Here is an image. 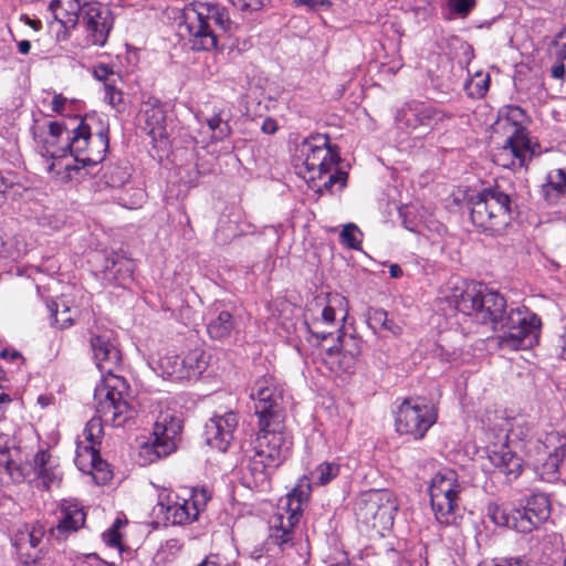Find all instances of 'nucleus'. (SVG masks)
I'll return each instance as SVG.
<instances>
[{"instance_id": "f257e3e1", "label": "nucleus", "mask_w": 566, "mask_h": 566, "mask_svg": "<svg viewBox=\"0 0 566 566\" xmlns=\"http://www.w3.org/2000/svg\"><path fill=\"white\" fill-rule=\"evenodd\" d=\"M250 397L254 401L259 431L242 479L249 489H258L268 484L272 473L290 457L293 442L285 430L282 389L275 378L272 375L259 377Z\"/></svg>"}, {"instance_id": "f03ea898", "label": "nucleus", "mask_w": 566, "mask_h": 566, "mask_svg": "<svg viewBox=\"0 0 566 566\" xmlns=\"http://www.w3.org/2000/svg\"><path fill=\"white\" fill-rule=\"evenodd\" d=\"M448 302L473 322L491 324L499 332L496 340L502 349H528L538 342L541 318L526 307L507 311L504 296L483 284L455 287Z\"/></svg>"}, {"instance_id": "7ed1b4c3", "label": "nucleus", "mask_w": 566, "mask_h": 566, "mask_svg": "<svg viewBox=\"0 0 566 566\" xmlns=\"http://www.w3.org/2000/svg\"><path fill=\"white\" fill-rule=\"evenodd\" d=\"M180 28L187 31L193 51H210L217 48L219 36L232 34L237 25L224 6L196 2L185 8Z\"/></svg>"}, {"instance_id": "20e7f679", "label": "nucleus", "mask_w": 566, "mask_h": 566, "mask_svg": "<svg viewBox=\"0 0 566 566\" xmlns=\"http://www.w3.org/2000/svg\"><path fill=\"white\" fill-rule=\"evenodd\" d=\"M88 118H78L76 127L69 136L67 148L74 164L66 163L63 168L66 172L63 179L73 180L84 178L91 174L88 168L97 166L109 147L108 127L101 126L95 133L92 130Z\"/></svg>"}, {"instance_id": "39448f33", "label": "nucleus", "mask_w": 566, "mask_h": 566, "mask_svg": "<svg viewBox=\"0 0 566 566\" xmlns=\"http://www.w3.org/2000/svg\"><path fill=\"white\" fill-rule=\"evenodd\" d=\"M468 205L473 226L488 235H502L513 220L512 199L497 185L472 193Z\"/></svg>"}, {"instance_id": "423d86ee", "label": "nucleus", "mask_w": 566, "mask_h": 566, "mask_svg": "<svg viewBox=\"0 0 566 566\" xmlns=\"http://www.w3.org/2000/svg\"><path fill=\"white\" fill-rule=\"evenodd\" d=\"M107 374L95 387V409L97 415L104 417L105 423L120 427L134 415V409L126 399L128 385L123 377Z\"/></svg>"}, {"instance_id": "0eeeda50", "label": "nucleus", "mask_w": 566, "mask_h": 566, "mask_svg": "<svg viewBox=\"0 0 566 566\" xmlns=\"http://www.w3.org/2000/svg\"><path fill=\"white\" fill-rule=\"evenodd\" d=\"M549 515V500L545 494H533L518 505L495 506L491 512L494 523L520 533H531L547 521Z\"/></svg>"}, {"instance_id": "6e6552de", "label": "nucleus", "mask_w": 566, "mask_h": 566, "mask_svg": "<svg viewBox=\"0 0 566 566\" xmlns=\"http://www.w3.org/2000/svg\"><path fill=\"white\" fill-rule=\"evenodd\" d=\"M295 157L302 161L310 180L323 179V175L329 172L340 163L339 148L329 143V137L324 134L311 135L296 145Z\"/></svg>"}, {"instance_id": "1a4fd4ad", "label": "nucleus", "mask_w": 566, "mask_h": 566, "mask_svg": "<svg viewBox=\"0 0 566 566\" xmlns=\"http://www.w3.org/2000/svg\"><path fill=\"white\" fill-rule=\"evenodd\" d=\"M505 118L514 126V132L506 138L501 151L495 155V163L503 167L515 165L522 167L530 160L539 147L537 143H532L528 137V130L522 125L526 115L523 108L515 105L506 106Z\"/></svg>"}, {"instance_id": "9d476101", "label": "nucleus", "mask_w": 566, "mask_h": 566, "mask_svg": "<svg viewBox=\"0 0 566 566\" xmlns=\"http://www.w3.org/2000/svg\"><path fill=\"white\" fill-rule=\"evenodd\" d=\"M395 428L399 434L422 439L437 421L433 408L413 399H403L394 412Z\"/></svg>"}, {"instance_id": "9b49d317", "label": "nucleus", "mask_w": 566, "mask_h": 566, "mask_svg": "<svg viewBox=\"0 0 566 566\" xmlns=\"http://www.w3.org/2000/svg\"><path fill=\"white\" fill-rule=\"evenodd\" d=\"M182 430V420L171 410L161 411L154 424V439L145 443L143 452L149 455L153 462L169 455L176 450L177 439Z\"/></svg>"}, {"instance_id": "f8f14e48", "label": "nucleus", "mask_w": 566, "mask_h": 566, "mask_svg": "<svg viewBox=\"0 0 566 566\" xmlns=\"http://www.w3.org/2000/svg\"><path fill=\"white\" fill-rule=\"evenodd\" d=\"M451 117V114L431 103L412 99L398 109L396 122L400 128L409 132L419 128L431 132L438 124Z\"/></svg>"}, {"instance_id": "ddd939ff", "label": "nucleus", "mask_w": 566, "mask_h": 566, "mask_svg": "<svg viewBox=\"0 0 566 566\" xmlns=\"http://www.w3.org/2000/svg\"><path fill=\"white\" fill-rule=\"evenodd\" d=\"M82 20L86 43L104 46L114 27V15L111 9L101 2H85Z\"/></svg>"}, {"instance_id": "4468645a", "label": "nucleus", "mask_w": 566, "mask_h": 566, "mask_svg": "<svg viewBox=\"0 0 566 566\" xmlns=\"http://www.w3.org/2000/svg\"><path fill=\"white\" fill-rule=\"evenodd\" d=\"M396 499L388 490H370L356 503V515L364 523L371 521H390L397 512Z\"/></svg>"}, {"instance_id": "2eb2a0df", "label": "nucleus", "mask_w": 566, "mask_h": 566, "mask_svg": "<svg viewBox=\"0 0 566 566\" xmlns=\"http://www.w3.org/2000/svg\"><path fill=\"white\" fill-rule=\"evenodd\" d=\"M161 368L172 379H198L207 369L208 360L201 348H195L184 356H165L160 360Z\"/></svg>"}, {"instance_id": "dca6fc26", "label": "nucleus", "mask_w": 566, "mask_h": 566, "mask_svg": "<svg viewBox=\"0 0 566 566\" xmlns=\"http://www.w3.org/2000/svg\"><path fill=\"white\" fill-rule=\"evenodd\" d=\"M25 481L49 490L62 479V470L57 461L46 450H40L32 461L23 463Z\"/></svg>"}, {"instance_id": "f3484780", "label": "nucleus", "mask_w": 566, "mask_h": 566, "mask_svg": "<svg viewBox=\"0 0 566 566\" xmlns=\"http://www.w3.org/2000/svg\"><path fill=\"white\" fill-rule=\"evenodd\" d=\"M238 423L239 417L233 411L214 415L205 426L203 434L207 444L219 451H227L233 440V433Z\"/></svg>"}, {"instance_id": "a211bd4d", "label": "nucleus", "mask_w": 566, "mask_h": 566, "mask_svg": "<svg viewBox=\"0 0 566 566\" xmlns=\"http://www.w3.org/2000/svg\"><path fill=\"white\" fill-rule=\"evenodd\" d=\"M90 344L94 360L101 371L112 373L115 367L119 366L122 356L111 331L93 333Z\"/></svg>"}, {"instance_id": "6ab92c4d", "label": "nucleus", "mask_w": 566, "mask_h": 566, "mask_svg": "<svg viewBox=\"0 0 566 566\" xmlns=\"http://www.w3.org/2000/svg\"><path fill=\"white\" fill-rule=\"evenodd\" d=\"M157 515H163L166 524L185 525L198 518V510H190V502L179 500L171 493L160 494L155 507Z\"/></svg>"}, {"instance_id": "aec40b11", "label": "nucleus", "mask_w": 566, "mask_h": 566, "mask_svg": "<svg viewBox=\"0 0 566 566\" xmlns=\"http://www.w3.org/2000/svg\"><path fill=\"white\" fill-rule=\"evenodd\" d=\"M485 452L490 463L499 473L504 474L507 481L516 480L521 475L522 459L511 450L506 441L488 446Z\"/></svg>"}, {"instance_id": "412c9836", "label": "nucleus", "mask_w": 566, "mask_h": 566, "mask_svg": "<svg viewBox=\"0 0 566 566\" xmlns=\"http://www.w3.org/2000/svg\"><path fill=\"white\" fill-rule=\"evenodd\" d=\"M86 512L75 499L62 500L59 505V520L55 527L57 538H66L70 534L85 526Z\"/></svg>"}, {"instance_id": "4be33fe9", "label": "nucleus", "mask_w": 566, "mask_h": 566, "mask_svg": "<svg viewBox=\"0 0 566 566\" xmlns=\"http://www.w3.org/2000/svg\"><path fill=\"white\" fill-rule=\"evenodd\" d=\"M312 485L307 476L300 479L298 483L292 489L287 495V516L279 515L276 521L279 526L293 533L294 527L298 524L302 516V504L308 500Z\"/></svg>"}, {"instance_id": "5701e85b", "label": "nucleus", "mask_w": 566, "mask_h": 566, "mask_svg": "<svg viewBox=\"0 0 566 566\" xmlns=\"http://www.w3.org/2000/svg\"><path fill=\"white\" fill-rule=\"evenodd\" d=\"M69 136H72V129H70L65 123H49L50 138L42 140V144L39 146V153L41 156L50 159H61L65 157L66 153H70L67 148Z\"/></svg>"}, {"instance_id": "b1692460", "label": "nucleus", "mask_w": 566, "mask_h": 566, "mask_svg": "<svg viewBox=\"0 0 566 566\" xmlns=\"http://www.w3.org/2000/svg\"><path fill=\"white\" fill-rule=\"evenodd\" d=\"M462 486L453 488L449 492H442V496L433 495L430 497L431 506L436 518L442 524H450L454 518L455 510L459 506L460 493Z\"/></svg>"}, {"instance_id": "393cba45", "label": "nucleus", "mask_w": 566, "mask_h": 566, "mask_svg": "<svg viewBox=\"0 0 566 566\" xmlns=\"http://www.w3.org/2000/svg\"><path fill=\"white\" fill-rule=\"evenodd\" d=\"M542 196L549 206L566 203V169L557 168L547 174Z\"/></svg>"}, {"instance_id": "a878e982", "label": "nucleus", "mask_w": 566, "mask_h": 566, "mask_svg": "<svg viewBox=\"0 0 566 566\" xmlns=\"http://www.w3.org/2000/svg\"><path fill=\"white\" fill-rule=\"evenodd\" d=\"M83 9L84 4H81L78 0H52L49 4L54 20L65 29H75L80 14L83 15Z\"/></svg>"}, {"instance_id": "bb28decb", "label": "nucleus", "mask_w": 566, "mask_h": 566, "mask_svg": "<svg viewBox=\"0 0 566 566\" xmlns=\"http://www.w3.org/2000/svg\"><path fill=\"white\" fill-rule=\"evenodd\" d=\"M103 422H105L104 417H101L99 415L97 417H93L86 423L83 432L85 440L90 442V446L86 447V449L91 452L92 465L97 471H102L103 467L106 465V463L101 459L99 451L97 449V446L101 444L103 438Z\"/></svg>"}, {"instance_id": "cd10ccee", "label": "nucleus", "mask_w": 566, "mask_h": 566, "mask_svg": "<svg viewBox=\"0 0 566 566\" xmlns=\"http://www.w3.org/2000/svg\"><path fill=\"white\" fill-rule=\"evenodd\" d=\"M145 127L147 134L154 140L164 139L168 137L166 129V112L159 104H147L144 111Z\"/></svg>"}, {"instance_id": "c85d7f7f", "label": "nucleus", "mask_w": 566, "mask_h": 566, "mask_svg": "<svg viewBox=\"0 0 566 566\" xmlns=\"http://www.w3.org/2000/svg\"><path fill=\"white\" fill-rule=\"evenodd\" d=\"M134 262L122 254L113 253L105 261V273L112 276L118 285H125L132 281Z\"/></svg>"}, {"instance_id": "c756f323", "label": "nucleus", "mask_w": 566, "mask_h": 566, "mask_svg": "<svg viewBox=\"0 0 566 566\" xmlns=\"http://www.w3.org/2000/svg\"><path fill=\"white\" fill-rule=\"evenodd\" d=\"M41 539L42 532L40 530L21 533V535L15 539L14 545L17 547V554L20 556L23 564H35L38 558L36 547Z\"/></svg>"}, {"instance_id": "7c9ffc66", "label": "nucleus", "mask_w": 566, "mask_h": 566, "mask_svg": "<svg viewBox=\"0 0 566 566\" xmlns=\"http://www.w3.org/2000/svg\"><path fill=\"white\" fill-rule=\"evenodd\" d=\"M25 481L23 463L12 459L8 449L0 450V484L20 483Z\"/></svg>"}, {"instance_id": "2f4dec72", "label": "nucleus", "mask_w": 566, "mask_h": 566, "mask_svg": "<svg viewBox=\"0 0 566 566\" xmlns=\"http://www.w3.org/2000/svg\"><path fill=\"white\" fill-rule=\"evenodd\" d=\"M235 326L237 322L233 315L229 311H221L210 318L207 332L212 339L222 340L230 337Z\"/></svg>"}, {"instance_id": "473e14b6", "label": "nucleus", "mask_w": 566, "mask_h": 566, "mask_svg": "<svg viewBox=\"0 0 566 566\" xmlns=\"http://www.w3.org/2000/svg\"><path fill=\"white\" fill-rule=\"evenodd\" d=\"M460 482L455 471L444 469L439 471L431 480L429 486L430 497L433 495H442V492H449L453 488H459Z\"/></svg>"}, {"instance_id": "72a5a7b5", "label": "nucleus", "mask_w": 566, "mask_h": 566, "mask_svg": "<svg viewBox=\"0 0 566 566\" xmlns=\"http://www.w3.org/2000/svg\"><path fill=\"white\" fill-rule=\"evenodd\" d=\"M542 443L547 457L564 462L566 459V434L556 430L551 431L545 434Z\"/></svg>"}, {"instance_id": "f704fd0d", "label": "nucleus", "mask_w": 566, "mask_h": 566, "mask_svg": "<svg viewBox=\"0 0 566 566\" xmlns=\"http://www.w3.org/2000/svg\"><path fill=\"white\" fill-rule=\"evenodd\" d=\"M129 178V168L120 165H109L103 175L105 185L114 189L123 188Z\"/></svg>"}, {"instance_id": "c9c22d12", "label": "nucleus", "mask_w": 566, "mask_h": 566, "mask_svg": "<svg viewBox=\"0 0 566 566\" xmlns=\"http://www.w3.org/2000/svg\"><path fill=\"white\" fill-rule=\"evenodd\" d=\"M562 463L563 462L556 458L547 457L542 463L536 465V474L544 482H556L560 478L559 468Z\"/></svg>"}, {"instance_id": "e433bc0d", "label": "nucleus", "mask_w": 566, "mask_h": 566, "mask_svg": "<svg viewBox=\"0 0 566 566\" xmlns=\"http://www.w3.org/2000/svg\"><path fill=\"white\" fill-rule=\"evenodd\" d=\"M340 471L339 464L335 462H323L315 468V470L311 473L312 480L314 484L317 485H327L331 483L336 476H338Z\"/></svg>"}, {"instance_id": "4c0bfd02", "label": "nucleus", "mask_w": 566, "mask_h": 566, "mask_svg": "<svg viewBox=\"0 0 566 566\" xmlns=\"http://www.w3.org/2000/svg\"><path fill=\"white\" fill-rule=\"evenodd\" d=\"M207 125L212 133L211 138L216 142L223 140L231 135L232 129L228 119L223 117L222 113L207 118Z\"/></svg>"}, {"instance_id": "58836bf2", "label": "nucleus", "mask_w": 566, "mask_h": 566, "mask_svg": "<svg viewBox=\"0 0 566 566\" xmlns=\"http://www.w3.org/2000/svg\"><path fill=\"white\" fill-rule=\"evenodd\" d=\"M490 76L478 72L474 77L465 83V91L470 97L482 98L489 91Z\"/></svg>"}, {"instance_id": "ea45409f", "label": "nucleus", "mask_w": 566, "mask_h": 566, "mask_svg": "<svg viewBox=\"0 0 566 566\" xmlns=\"http://www.w3.org/2000/svg\"><path fill=\"white\" fill-rule=\"evenodd\" d=\"M335 171L332 170L323 175V178L326 177L323 185L318 188V192H323V190L334 193V187L337 186L338 190H342L346 187L348 175L346 171L339 169L337 166L334 167Z\"/></svg>"}, {"instance_id": "a19ab883", "label": "nucleus", "mask_w": 566, "mask_h": 566, "mask_svg": "<svg viewBox=\"0 0 566 566\" xmlns=\"http://www.w3.org/2000/svg\"><path fill=\"white\" fill-rule=\"evenodd\" d=\"M269 543L276 545L281 551L293 546V533L279 526L276 523L271 527Z\"/></svg>"}, {"instance_id": "79ce46f5", "label": "nucleus", "mask_w": 566, "mask_h": 566, "mask_svg": "<svg viewBox=\"0 0 566 566\" xmlns=\"http://www.w3.org/2000/svg\"><path fill=\"white\" fill-rule=\"evenodd\" d=\"M49 312L51 313V323L59 328H66L73 325V319L69 315L70 308L64 306L62 312L59 311V304L55 301H50L46 304Z\"/></svg>"}, {"instance_id": "37998d69", "label": "nucleus", "mask_w": 566, "mask_h": 566, "mask_svg": "<svg viewBox=\"0 0 566 566\" xmlns=\"http://www.w3.org/2000/svg\"><path fill=\"white\" fill-rule=\"evenodd\" d=\"M357 234L361 235L359 228L355 223H348L344 226L339 234V241L349 249L359 250L361 241L357 238Z\"/></svg>"}, {"instance_id": "c03bdc74", "label": "nucleus", "mask_w": 566, "mask_h": 566, "mask_svg": "<svg viewBox=\"0 0 566 566\" xmlns=\"http://www.w3.org/2000/svg\"><path fill=\"white\" fill-rule=\"evenodd\" d=\"M339 350L344 354L345 357H349L350 359H355L360 355L361 347L360 343L357 338L349 335L338 336Z\"/></svg>"}, {"instance_id": "a18cd8bd", "label": "nucleus", "mask_w": 566, "mask_h": 566, "mask_svg": "<svg viewBox=\"0 0 566 566\" xmlns=\"http://www.w3.org/2000/svg\"><path fill=\"white\" fill-rule=\"evenodd\" d=\"M388 313L382 308L370 307L367 312V324L375 334L381 333V327L385 325L386 316Z\"/></svg>"}, {"instance_id": "49530a36", "label": "nucleus", "mask_w": 566, "mask_h": 566, "mask_svg": "<svg viewBox=\"0 0 566 566\" xmlns=\"http://www.w3.org/2000/svg\"><path fill=\"white\" fill-rule=\"evenodd\" d=\"M293 8L306 7L308 11L318 12L322 10H329L333 6L331 0H292Z\"/></svg>"}, {"instance_id": "de8ad7c7", "label": "nucleus", "mask_w": 566, "mask_h": 566, "mask_svg": "<svg viewBox=\"0 0 566 566\" xmlns=\"http://www.w3.org/2000/svg\"><path fill=\"white\" fill-rule=\"evenodd\" d=\"M120 525H122V522L119 518H117V520H115L113 525L103 533V535H102L103 541L109 547H114V548L120 547V539H122V535L119 533Z\"/></svg>"}, {"instance_id": "09e8293b", "label": "nucleus", "mask_w": 566, "mask_h": 566, "mask_svg": "<svg viewBox=\"0 0 566 566\" xmlns=\"http://www.w3.org/2000/svg\"><path fill=\"white\" fill-rule=\"evenodd\" d=\"M450 11L461 18H465L475 7V0H448Z\"/></svg>"}, {"instance_id": "8fccbe9b", "label": "nucleus", "mask_w": 566, "mask_h": 566, "mask_svg": "<svg viewBox=\"0 0 566 566\" xmlns=\"http://www.w3.org/2000/svg\"><path fill=\"white\" fill-rule=\"evenodd\" d=\"M105 99L118 111L124 105V94L116 88L115 83H106Z\"/></svg>"}, {"instance_id": "3c124183", "label": "nucleus", "mask_w": 566, "mask_h": 566, "mask_svg": "<svg viewBox=\"0 0 566 566\" xmlns=\"http://www.w3.org/2000/svg\"><path fill=\"white\" fill-rule=\"evenodd\" d=\"M93 75L97 81L103 82L105 87L106 83H115V80L113 78L115 76V72L107 64L101 63L96 65L93 69Z\"/></svg>"}, {"instance_id": "603ef678", "label": "nucleus", "mask_w": 566, "mask_h": 566, "mask_svg": "<svg viewBox=\"0 0 566 566\" xmlns=\"http://www.w3.org/2000/svg\"><path fill=\"white\" fill-rule=\"evenodd\" d=\"M209 500L208 492L206 490H201L200 492H193L191 497L188 500L190 502V510H198V514L203 510Z\"/></svg>"}, {"instance_id": "864d4df0", "label": "nucleus", "mask_w": 566, "mask_h": 566, "mask_svg": "<svg viewBox=\"0 0 566 566\" xmlns=\"http://www.w3.org/2000/svg\"><path fill=\"white\" fill-rule=\"evenodd\" d=\"M479 566H523L521 559L516 558H502V559H492L490 562L481 563Z\"/></svg>"}, {"instance_id": "5fc2aeb1", "label": "nucleus", "mask_w": 566, "mask_h": 566, "mask_svg": "<svg viewBox=\"0 0 566 566\" xmlns=\"http://www.w3.org/2000/svg\"><path fill=\"white\" fill-rule=\"evenodd\" d=\"M557 56L562 60H566V27L557 35Z\"/></svg>"}, {"instance_id": "6e6d98bb", "label": "nucleus", "mask_w": 566, "mask_h": 566, "mask_svg": "<svg viewBox=\"0 0 566 566\" xmlns=\"http://www.w3.org/2000/svg\"><path fill=\"white\" fill-rule=\"evenodd\" d=\"M385 331L397 336V335H400L401 327L398 324H396L392 319L388 318V315H387L385 325L381 327V333Z\"/></svg>"}, {"instance_id": "4d7b16f0", "label": "nucleus", "mask_w": 566, "mask_h": 566, "mask_svg": "<svg viewBox=\"0 0 566 566\" xmlns=\"http://www.w3.org/2000/svg\"><path fill=\"white\" fill-rule=\"evenodd\" d=\"M551 74L554 78L564 80V76L566 74V69H565L564 63L559 62V63L554 64L551 69Z\"/></svg>"}, {"instance_id": "13d9d810", "label": "nucleus", "mask_w": 566, "mask_h": 566, "mask_svg": "<svg viewBox=\"0 0 566 566\" xmlns=\"http://www.w3.org/2000/svg\"><path fill=\"white\" fill-rule=\"evenodd\" d=\"M335 310L332 306H326L322 311V318L326 324H333L335 322Z\"/></svg>"}, {"instance_id": "bf43d9fd", "label": "nucleus", "mask_w": 566, "mask_h": 566, "mask_svg": "<svg viewBox=\"0 0 566 566\" xmlns=\"http://www.w3.org/2000/svg\"><path fill=\"white\" fill-rule=\"evenodd\" d=\"M21 21H23L27 25L31 27L34 31H40L42 29V22L39 19H31L27 14L21 15Z\"/></svg>"}, {"instance_id": "052dcab7", "label": "nucleus", "mask_w": 566, "mask_h": 566, "mask_svg": "<svg viewBox=\"0 0 566 566\" xmlns=\"http://www.w3.org/2000/svg\"><path fill=\"white\" fill-rule=\"evenodd\" d=\"M66 99L62 95H54L52 99V111L61 113L64 109Z\"/></svg>"}, {"instance_id": "680f3d73", "label": "nucleus", "mask_w": 566, "mask_h": 566, "mask_svg": "<svg viewBox=\"0 0 566 566\" xmlns=\"http://www.w3.org/2000/svg\"><path fill=\"white\" fill-rule=\"evenodd\" d=\"M277 130L276 122L272 118L264 119L262 124V132L265 134H274Z\"/></svg>"}, {"instance_id": "e2e57ef3", "label": "nucleus", "mask_w": 566, "mask_h": 566, "mask_svg": "<svg viewBox=\"0 0 566 566\" xmlns=\"http://www.w3.org/2000/svg\"><path fill=\"white\" fill-rule=\"evenodd\" d=\"M198 566H222V563L218 555H209Z\"/></svg>"}, {"instance_id": "0e129e2a", "label": "nucleus", "mask_w": 566, "mask_h": 566, "mask_svg": "<svg viewBox=\"0 0 566 566\" xmlns=\"http://www.w3.org/2000/svg\"><path fill=\"white\" fill-rule=\"evenodd\" d=\"M0 357L1 358H10L11 360H14V359H18V358H22V355L20 352L18 350H9V349H2L0 352Z\"/></svg>"}, {"instance_id": "69168bd1", "label": "nucleus", "mask_w": 566, "mask_h": 566, "mask_svg": "<svg viewBox=\"0 0 566 566\" xmlns=\"http://www.w3.org/2000/svg\"><path fill=\"white\" fill-rule=\"evenodd\" d=\"M434 354L440 357L442 361H450L452 355L454 353L446 352L442 347L437 346V349L434 350Z\"/></svg>"}, {"instance_id": "338daca9", "label": "nucleus", "mask_w": 566, "mask_h": 566, "mask_svg": "<svg viewBox=\"0 0 566 566\" xmlns=\"http://www.w3.org/2000/svg\"><path fill=\"white\" fill-rule=\"evenodd\" d=\"M18 50L21 54H28L31 50V43L28 40H22L18 42Z\"/></svg>"}, {"instance_id": "774afa93", "label": "nucleus", "mask_w": 566, "mask_h": 566, "mask_svg": "<svg viewBox=\"0 0 566 566\" xmlns=\"http://www.w3.org/2000/svg\"><path fill=\"white\" fill-rule=\"evenodd\" d=\"M389 274L394 279H398L402 276V269L398 264H391L389 266Z\"/></svg>"}]
</instances>
